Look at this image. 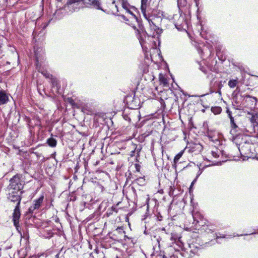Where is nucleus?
<instances>
[{
  "label": "nucleus",
  "instance_id": "obj_7",
  "mask_svg": "<svg viewBox=\"0 0 258 258\" xmlns=\"http://www.w3.org/2000/svg\"><path fill=\"white\" fill-rule=\"evenodd\" d=\"M82 3L85 5V7H89V6H93L98 10H103L100 7V3L99 0H82Z\"/></svg>",
  "mask_w": 258,
  "mask_h": 258
},
{
  "label": "nucleus",
  "instance_id": "obj_12",
  "mask_svg": "<svg viewBox=\"0 0 258 258\" xmlns=\"http://www.w3.org/2000/svg\"><path fill=\"white\" fill-rule=\"evenodd\" d=\"M159 81L161 84L164 86H167L168 85V81L165 76L161 74L159 75Z\"/></svg>",
  "mask_w": 258,
  "mask_h": 258
},
{
  "label": "nucleus",
  "instance_id": "obj_19",
  "mask_svg": "<svg viewBox=\"0 0 258 258\" xmlns=\"http://www.w3.org/2000/svg\"><path fill=\"white\" fill-rule=\"evenodd\" d=\"M230 120V122L231 124V126L234 128H236L237 126L234 122V118L233 117L229 118Z\"/></svg>",
  "mask_w": 258,
  "mask_h": 258
},
{
  "label": "nucleus",
  "instance_id": "obj_22",
  "mask_svg": "<svg viewBox=\"0 0 258 258\" xmlns=\"http://www.w3.org/2000/svg\"><path fill=\"white\" fill-rule=\"evenodd\" d=\"M80 0H69V2L70 4L75 3L78 2Z\"/></svg>",
  "mask_w": 258,
  "mask_h": 258
},
{
  "label": "nucleus",
  "instance_id": "obj_23",
  "mask_svg": "<svg viewBox=\"0 0 258 258\" xmlns=\"http://www.w3.org/2000/svg\"><path fill=\"white\" fill-rule=\"evenodd\" d=\"M176 238L177 237L175 235L172 234L171 237V240L175 241Z\"/></svg>",
  "mask_w": 258,
  "mask_h": 258
},
{
  "label": "nucleus",
  "instance_id": "obj_8",
  "mask_svg": "<svg viewBox=\"0 0 258 258\" xmlns=\"http://www.w3.org/2000/svg\"><path fill=\"white\" fill-rule=\"evenodd\" d=\"M43 199L44 197L42 196L39 199L35 200L34 204L29 209V212L33 213L35 210L38 209L43 202Z\"/></svg>",
  "mask_w": 258,
  "mask_h": 258
},
{
  "label": "nucleus",
  "instance_id": "obj_26",
  "mask_svg": "<svg viewBox=\"0 0 258 258\" xmlns=\"http://www.w3.org/2000/svg\"><path fill=\"white\" fill-rule=\"evenodd\" d=\"M122 6H123V8H125L124 4H122Z\"/></svg>",
  "mask_w": 258,
  "mask_h": 258
},
{
  "label": "nucleus",
  "instance_id": "obj_27",
  "mask_svg": "<svg viewBox=\"0 0 258 258\" xmlns=\"http://www.w3.org/2000/svg\"><path fill=\"white\" fill-rule=\"evenodd\" d=\"M157 38L158 39H159V36H157Z\"/></svg>",
  "mask_w": 258,
  "mask_h": 258
},
{
  "label": "nucleus",
  "instance_id": "obj_5",
  "mask_svg": "<svg viewBox=\"0 0 258 258\" xmlns=\"http://www.w3.org/2000/svg\"><path fill=\"white\" fill-rule=\"evenodd\" d=\"M21 192H18L9 189V199L12 202H17V205H20L21 198L20 194Z\"/></svg>",
  "mask_w": 258,
  "mask_h": 258
},
{
  "label": "nucleus",
  "instance_id": "obj_9",
  "mask_svg": "<svg viewBox=\"0 0 258 258\" xmlns=\"http://www.w3.org/2000/svg\"><path fill=\"white\" fill-rule=\"evenodd\" d=\"M9 100V95L5 91H0V105L7 103Z\"/></svg>",
  "mask_w": 258,
  "mask_h": 258
},
{
  "label": "nucleus",
  "instance_id": "obj_2",
  "mask_svg": "<svg viewBox=\"0 0 258 258\" xmlns=\"http://www.w3.org/2000/svg\"><path fill=\"white\" fill-rule=\"evenodd\" d=\"M256 102L257 99L255 97H252L248 95L244 96L240 107L242 108L245 112H246V109L251 112L255 108Z\"/></svg>",
  "mask_w": 258,
  "mask_h": 258
},
{
  "label": "nucleus",
  "instance_id": "obj_13",
  "mask_svg": "<svg viewBox=\"0 0 258 258\" xmlns=\"http://www.w3.org/2000/svg\"><path fill=\"white\" fill-rule=\"evenodd\" d=\"M47 143L50 147H54L56 145V140L52 138L48 139L47 141Z\"/></svg>",
  "mask_w": 258,
  "mask_h": 258
},
{
  "label": "nucleus",
  "instance_id": "obj_11",
  "mask_svg": "<svg viewBox=\"0 0 258 258\" xmlns=\"http://www.w3.org/2000/svg\"><path fill=\"white\" fill-rule=\"evenodd\" d=\"M128 13L132 16V17L130 18V19L132 20V23L130 24L133 28H134L135 29H136V27L135 26V23H137L138 22V19L137 17L134 15L130 11H127Z\"/></svg>",
  "mask_w": 258,
  "mask_h": 258
},
{
  "label": "nucleus",
  "instance_id": "obj_3",
  "mask_svg": "<svg viewBox=\"0 0 258 258\" xmlns=\"http://www.w3.org/2000/svg\"><path fill=\"white\" fill-rule=\"evenodd\" d=\"M247 114V117L251 124L252 128L250 131H248L250 134L256 133L258 134V114L256 113L250 112L246 109Z\"/></svg>",
  "mask_w": 258,
  "mask_h": 258
},
{
  "label": "nucleus",
  "instance_id": "obj_6",
  "mask_svg": "<svg viewBox=\"0 0 258 258\" xmlns=\"http://www.w3.org/2000/svg\"><path fill=\"white\" fill-rule=\"evenodd\" d=\"M21 213L20 211L19 205H17L13 213V222L17 230H18L19 227V219L20 218Z\"/></svg>",
  "mask_w": 258,
  "mask_h": 258
},
{
  "label": "nucleus",
  "instance_id": "obj_14",
  "mask_svg": "<svg viewBox=\"0 0 258 258\" xmlns=\"http://www.w3.org/2000/svg\"><path fill=\"white\" fill-rule=\"evenodd\" d=\"M237 84V81L236 80H230L228 82V86L231 88H234Z\"/></svg>",
  "mask_w": 258,
  "mask_h": 258
},
{
  "label": "nucleus",
  "instance_id": "obj_21",
  "mask_svg": "<svg viewBox=\"0 0 258 258\" xmlns=\"http://www.w3.org/2000/svg\"><path fill=\"white\" fill-rule=\"evenodd\" d=\"M226 111H227V114H228V117H229V118L232 117V113H231V112L229 109H227Z\"/></svg>",
  "mask_w": 258,
  "mask_h": 258
},
{
  "label": "nucleus",
  "instance_id": "obj_24",
  "mask_svg": "<svg viewBox=\"0 0 258 258\" xmlns=\"http://www.w3.org/2000/svg\"><path fill=\"white\" fill-rule=\"evenodd\" d=\"M42 74H43L44 76H45L46 78L49 77V74L47 73H42Z\"/></svg>",
  "mask_w": 258,
  "mask_h": 258
},
{
  "label": "nucleus",
  "instance_id": "obj_15",
  "mask_svg": "<svg viewBox=\"0 0 258 258\" xmlns=\"http://www.w3.org/2000/svg\"><path fill=\"white\" fill-rule=\"evenodd\" d=\"M211 110L215 114H218L221 113V108L219 107H216L212 108Z\"/></svg>",
  "mask_w": 258,
  "mask_h": 258
},
{
  "label": "nucleus",
  "instance_id": "obj_18",
  "mask_svg": "<svg viewBox=\"0 0 258 258\" xmlns=\"http://www.w3.org/2000/svg\"><path fill=\"white\" fill-rule=\"evenodd\" d=\"M147 2V0H142V5H141V8L142 10H145L146 8V4Z\"/></svg>",
  "mask_w": 258,
  "mask_h": 258
},
{
  "label": "nucleus",
  "instance_id": "obj_10",
  "mask_svg": "<svg viewBox=\"0 0 258 258\" xmlns=\"http://www.w3.org/2000/svg\"><path fill=\"white\" fill-rule=\"evenodd\" d=\"M210 154L212 155V157H211V159L213 158L216 159L218 158L220 155L222 154L221 151L217 148H213L210 152Z\"/></svg>",
  "mask_w": 258,
  "mask_h": 258
},
{
  "label": "nucleus",
  "instance_id": "obj_4",
  "mask_svg": "<svg viewBox=\"0 0 258 258\" xmlns=\"http://www.w3.org/2000/svg\"><path fill=\"white\" fill-rule=\"evenodd\" d=\"M23 181L21 180L18 175H16L10 180L9 189L18 192H21L20 190L23 188Z\"/></svg>",
  "mask_w": 258,
  "mask_h": 258
},
{
  "label": "nucleus",
  "instance_id": "obj_1",
  "mask_svg": "<svg viewBox=\"0 0 258 258\" xmlns=\"http://www.w3.org/2000/svg\"><path fill=\"white\" fill-rule=\"evenodd\" d=\"M238 148L243 160L249 158L258 159V133L255 136H245Z\"/></svg>",
  "mask_w": 258,
  "mask_h": 258
},
{
  "label": "nucleus",
  "instance_id": "obj_17",
  "mask_svg": "<svg viewBox=\"0 0 258 258\" xmlns=\"http://www.w3.org/2000/svg\"><path fill=\"white\" fill-rule=\"evenodd\" d=\"M233 128L230 131V134L232 135V139L233 140H235L238 137L235 134V129L236 128L232 127Z\"/></svg>",
  "mask_w": 258,
  "mask_h": 258
},
{
  "label": "nucleus",
  "instance_id": "obj_16",
  "mask_svg": "<svg viewBox=\"0 0 258 258\" xmlns=\"http://www.w3.org/2000/svg\"><path fill=\"white\" fill-rule=\"evenodd\" d=\"M183 153V151H181L175 156L174 159V162L175 163H176V162L179 160V159L182 156Z\"/></svg>",
  "mask_w": 258,
  "mask_h": 258
},
{
  "label": "nucleus",
  "instance_id": "obj_20",
  "mask_svg": "<svg viewBox=\"0 0 258 258\" xmlns=\"http://www.w3.org/2000/svg\"><path fill=\"white\" fill-rule=\"evenodd\" d=\"M139 41H140V44H141V46H142L143 48H144L145 47H146L145 46V41L142 38L141 36H140V38H139Z\"/></svg>",
  "mask_w": 258,
  "mask_h": 258
},
{
  "label": "nucleus",
  "instance_id": "obj_25",
  "mask_svg": "<svg viewBox=\"0 0 258 258\" xmlns=\"http://www.w3.org/2000/svg\"><path fill=\"white\" fill-rule=\"evenodd\" d=\"M196 179H195L191 183V185H190V188L191 187V186L194 185L195 182L196 181Z\"/></svg>",
  "mask_w": 258,
  "mask_h": 258
}]
</instances>
